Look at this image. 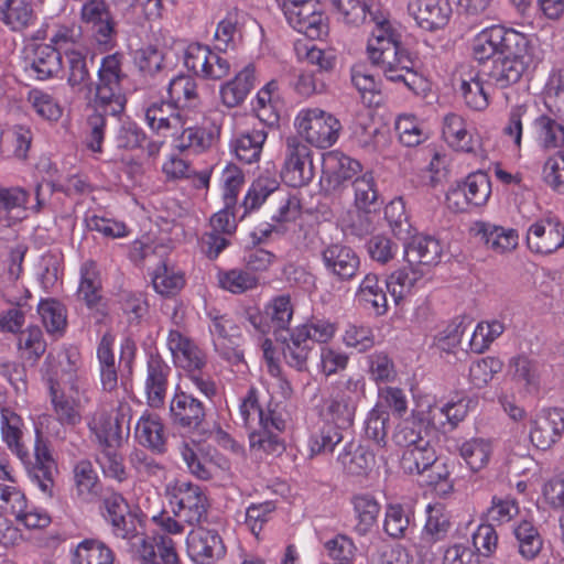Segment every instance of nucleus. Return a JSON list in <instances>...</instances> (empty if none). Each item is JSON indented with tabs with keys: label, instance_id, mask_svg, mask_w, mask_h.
Returning <instances> with one entry per match:
<instances>
[{
	"label": "nucleus",
	"instance_id": "nucleus-1",
	"mask_svg": "<svg viewBox=\"0 0 564 564\" xmlns=\"http://www.w3.org/2000/svg\"><path fill=\"white\" fill-rule=\"evenodd\" d=\"M373 28L367 41V55L372 65L377 66L387 79L403 82L415 90L419 76L414 72L415 61L402 46L401 33L389 19V14L372 15Z\"/></svg>",
	"mask_w": 564,
	"mask_h": 564
},
{
	"label": "nucleus",
	"instance_id": "nucleus-2",
	"mask_svg": "<svg viewBox=\"0 0 564 564\" xmlns=\"http://www.w3.org/2000/svg\"><path fill=\"white\" fill-rule=\"evenodd\" d=\"M294 127L297 138L311 147L328 149L339 139L343 126L330 112L321 108H303L295 119Z\"/></svg>",
	"mask_w": 564,
	"mask_h": 564
},
{
	"label": "nucleus",
	"instance_id": "nucleus-3",
	"mask_svg": "<svg viewBox=\"0 0 564 564\" xmlns=\"http://www.w3.org/2000/svg\"><path fill=\"white\" fill-rule=\"evenodd\" d=\"M122 62L121 53L109 54L102 57L98 69L94 102L113 116L122 113L126 107V96L121 86L126 78Z\"/></svg>",
	"mask_w": 564,
	"mask_h": 564
},
{
	"label": "nucleus",
	"instance_id": "nucleus-4",
	"mask_svg": "<svg viewBox=\"0 0 564 564\" xmlns=\"http://www.w3.org/2000/svg\"><path fill=\"white\" fill-rule=\"evenodd\" d=\"M173 516L188 525L205 521L208 514V499L202 487L187 480L176 479L165 489Z\"/></svg>",
	"mask_w": 564,
	"mask_h": 564
},
{
	"label": "nucleus",
	"instance_id": "nucleus-5",
	"mask_svg": "<svg viewBox=\"0 0 564 564\" xmlns=\"http://www.w3.org/2000/svg\"><path fill=\"white\" fill-rule=\"evenodd\" d=\"M365 386L364 378L359 376L336 382L324 401L325 422L336 424L341 430L351 426Z\"/></svg>",
	"mask_w": 564,
	"mask_h": 564
},
{
	"label": "nucleus",
	"instance_id": "nucleus-6",
	"mask_svg": "<svg viewBox=\"0 0 564 564\" xmlns=\"http://www.w3.org/2000/svg\"><path fill=\"white\" fill-rule=\"evenodd\" d=\"M219 135L220 126L206 117L202 109H194L188 112L186 123L173 142L181 152L202 154L217 143Z\"/></svg>",
	"mask_w": 564,
	"mask_h": 564
},
{
	"label": "nucleus",
	"instance_id": "nucleus-7",
	"mask_svg": "<svg viewBox=\"0 0 564 564\" xmlns=\"http://www.w3.org/2000/svg\"><path fill=\"white\" fill-rule=\"evenodd\" d=\"M79 28L104 50H111L117 40V22L106 0H85L79 10Z\"/></svg>",
	"mask_w": 564,
	"mask_h": 564
},
{
	"label": "nucleus",
	"instance_id": "nucleus-8",
	"mask_svg": "<svg viewBox=\"0 0 564 564\" xmlns=\"http://www.w3.org/2000/svg\"><path fill=\"white\" fill-rule=\"evenodd\" d=\"M522 45L517 48H506L494 66L488 76L492 85L503 89L517 84L523 74L534 64L533 52L529 39L521 33Z\"/></svg>",
	"mask_w": 564,
	"mask_h": 564
},
{
	"label": "nucleus",
	"instance_id": "nucleus-9",
	"mask_svg": "<svg viewBox=\"0 0 564 564\" xmlns=\"http://www.w3.org/2000/svg\"><path fill=\"white\" fill-rule=\"evenodd\" d=\"M208 317V330L215 351L232 365L242 362L243 352L239 348L242 335L234 318L217 311H210Z\"/></svg>",
	"mask_w": 564,
	"mask_h": 564
},
{
	"label": "nucleus",
	"instance_id": "nucleus-10",
	"mask_svg": "<svg viewBox=\"0 0 564 564\" xmlns=\"http://www.w3.org/2000/svg\"><path fill=\"white\" fill-rule=\"evenodd\" d=\"M294 315V305L290 295H278L270 300L263 312L250 310L247 319L256 330L261 334L272 332L276 340L284 332H290V324Z\"/></svg>",
	"mask_w": 564,
	"mask_h": 564
},
{
	"label": "nucleus",
	"instance_id": "nucleus-11",
	"mask_svg": "<svg viewBox=\"0 0 564 564\" xmlns=\"http://www.w3.org/2000/svg\"><path fill=\"white\" fill-rule=\"evenodd\" d=\"M315 175L313 152L297 137L285 140L284 162L281 171L282 180L292 187L307 185Z\"/></svg>",
	"mask_w": 564,
	"mask_h": 564
},
{
	"label": "nucleus",
	"instance_id": "nucleus-12",
	"mask_svg": "<svg viewBox=\"0 0 564 564\" xmlns=\"http://www.w3.org/2000/svg\"><path fill=\"white\" fill-rule=\"evenodd\" d=\"M282 10L289 24L308 39L317 40L327 34L326 18L312 0H284Z\"/></svg>",
	"mask_w": 564,
	"mask_h": 564
},
{
	"label": "nucleus",
	"instance_id": "nucleus-13",
	"mask_svg": "<svg viewBox=\"0 0 564 564\" xmlns=\"http://www.w3.org/2000/svg\"><path fill=\"white\" fill-rule=\"evenodd\" d=\"M528 249L535 254L549 256L564 247V224L556 216H545L527 228Z\"/></svg>",
	"mask_w": 564,
	"mask_h": 564
},
{
	"label": "nucleus",
	"instance_id": "nucleus-14",
	"mask_svg": "<svg viewBox=\"0 0 564 564\" xmlns=\"http://www.w3.org/2000/svg\"><path fill=\"white\" fill-rule=\"evenodd\" d=\"M186 552L195 564H215L226 556L227 547L217 530L198 525L186 536Z\"/></svg>",
	"mask_w": 564,
	"mask_h": 564
},
{
	"label": "nucleus",
	"instance_id": "nucleus-15",
	"mask_svg": "<svg viewBox=\"0 0 564 564\" xmlns=\"http://www.w3.org/2000/svg\"><path fill=\"white\" fill-rule=\"evenodd\" d=\"M184 64L196 76L209 80H220L230 73L229 61L200 43L187 46Z\"/></svg>",
	"mask_w": 564,
	"mask_h": 564
},
{
	"label": "nucleus",
	"instance_id": "nucleus-16",
	"mask_svg": "<svg viewBox=\"0 0 564 564\" xmlns=\"http://www.w3.org/2000/svg\"><path fill=\"white\" fill-rule=\"evenodd\" d=\"M522 45L521 33L501 25H492L484 29L473 40V56L485 62L495 55L503 54L506 48H517Z\"/></svg>",
	"mask_w": 564,
	"mask_h": 564
},
{
	"label": "nucleus",
	"instance_id": "nucleus-17",
	"mask_svg": "<svg viewBox=\"0 0 564 564\" xmlns=\"http://www.w3.org/2000/svg\"><path fill=\"white\" fill-rule=\"evenodd\" d=\"M170 417L176 427L194 432L204 423L206 409L193 394L177 390L170 402Z\"/></svg>",
	"mask_w": 564,
	"mask_h": 564
},
{
	"label": "nucleus",
	"instance_id": "nucleus-18",
	"mask_svg": "<svg viewBox=\"0 0 564 564\" xmlns=\"http://www.w3.org/2000/svg\"><path fill=\"white\" fill-rule=\"evenodd\" d=\"M166 347L173 364L184 371L203 370L207 365V354L191 336V333L166 338Z\"/></svg>",
	"mask_w": 564,
	"mask_h": 564
},
{
	"label": "nucleus",
	"instance_id": "nucleus-19",
	"mask_svg": "<svg viewBox=\"0 0 564 564\" xmlns=\"http://www.w3.org/2000/svg\"><path fill=\"white\" fill-rule=\"evenodd\" d=\"M564 432V410L543 409L534 420L530 431L532 443L540 449H547L555 444Z\"/></svg>",
	"mask_w": 564,
	"mask_h": 564
},
{
	"label": "nucleus",
	"instance_id": "nucleus-20",
	"mask_svg": "<svg viewBox=\"0 0 564 564\" xmlns=\"http://www.w3.org/2000/svg\"><path fill=\"white\" fill-rule=\"evenodd\" d=\"M171 372V367L161 355L149 356L144 379V392L149 406L159 409L164 405Z\"/></svg>",
	"mask_w": 564,
	"mask_h": 564
},
{
	"label": "nucleus",
	"instance_id": "nucleus-21",
	"mask_svg": "<svg viewBox=\"0 0 564 564\" xmlns=\"http://www.w3.org/2000/svg\"><path fill=\"white\" fill-rule=\"evenodd\" d=\"M408 12L426 31L444 28L452 15L448 0H409Z\"/></svg>",
	"mask_w": 564,
	"mask_h": 564
},
{
	"label": "nucleus",
	"instance_id": "nucleus-22",
	"mask_svg": "<svg viewBox=\"0 0 564 564\" xmlns=\"http://www.w3.org/2000/svg\"><path fill=\"white\" fill-rule=\"evenodd\" d=\"M326 271L338 280L348 281L356 276L360 260L357 253L343 243H330L322 250Z\"/></svg>",
	"mask_w": 564,
	"mask_h": 564
},
{
	"label": "nucleus",
	"instance_id": "nucleus-23",
	"mask_svg": "<svg viewBox=\"0 0 564 564\" xmlns=\"http://www.w3.org/2000/svg\"><path fill=\"white\" fill-rule=\"evenodd\" d=\"M30 193L20 186H0V212L15 219H23L29 214H40L45 202L41 197V185L35 188V204L28 205Z\"/></svg>",
	"mask_w": 564,
	"mask_h": 564
},
{
	"label": "nucleus",
	"instance_id": "nucleus-24",
	"mask_svg": "<svg viewBox=\"0 0 564 564\" xmlns=\"http://www.w3.org/2000/svg\"><path fill=\"white\" fill-rule=\"evenodd\" d=\"M494 451L492 440L479 436L458 440L455 445V452L471 473L485 469L491 460Z\"/></svg>",
	"mask_w": 564,
	"mask_h": 564
},
{
	"label": "nucleus",
	"instance_id": "nucleus-25",
	"mask_svg": "<svg viewBox=\"0 0 564 564\" xmlns=\"http://www.w3.org/2000/svg\"><path fill=\"white\" fill-rule=\"evenodd\" d=\"M471 231L489 250L499 254L514 250L519 242L517 230L490 223L477 221L471 227Z\"/></svg>",
	"mask_w": 564,
	"mask_h": 564
},
{
	"label": "nucleus",
	"instance_id": "nucleus-26",
	"mask_svg": "<svg viewBox=\"0 0 564 564\" xmlns=\"http://www.w3.org/2000/svg\"><path fill=\"white\" fill-rule=\"evenodd\" d=\"M259 392L256 388H250L246 395L241 399L239 405V413L241 420L249 429H254L256 425H261L265 422H270L278 431L285 429V421L275 411L268 410L267 412L261 408L259 403Z\"/></svg>",
	"mask_w": 564,
	"mask_h": 564
},
{
	"label": "nucleus",
	"instance_id": "nucleus-27",
	"mask_svg": "<svg viewBox=\"0 0 564 564\" xmlns=\"http://www.w3.org/2000/svg\"><path fill=\"white\" fill-rule=\"evenodd\" d=\"M442 135L456 152L476 154L478 143L469 132L466 121L457 113L449 112L443 118Z\"/></svg>",
	"mask_w": 564,
	"mask_h": 564
},
{
	"label": "nucleus",
	"instance_id": "nucleus-28",
	"mask_svg": "<svg viewBox=\"0 0 564 564\" xmlns=\"http://www.w3.org/2000/svg\"><path fill=\"white\" fill-rule=\"evenodd\" d=\"M451 513L443 503L426 507V521L421 532L420 549L430 547L446 539L451 527Z\"/></svg>",
	"mask_w": 564,
	"mask_h": 564
},
{
	"label": "nucleus",
	"instance_id": "nucleus-29",
	"mask_svg": "<svg viewBox=\"0 0 564 564\" xmlns=\"http://www.w3.org/2000/svg\"><path fill=\"white\" fill-rule=\"evenodd\" d=\"M123 413L119 415L97 410L90 422L89 430L96 436L99 447L120 446L122 440Z\"/></svg>",
	"mask_w": 564,
	"mask_h": 564
},
{
	"label": "nucleus",
	"instance_id": "nucleus-30",
	"mask_svg": "<svg viewBox=\"0 0 564 564\" xmlns=\"http://www.w3.org/2000/svg\"><path fill=\"white\" fill-rule=\"evenodd\" d=\"M283 344V357L288 366L302 372L307 370V361L313 350L308 335L297 326L289 332V338L280 336Z\"/></svg>",
	"mask_w": 564,
	"mask_h": 564
},
{
	"label": "nucleus",
	"instance_id": "nucleus-31",
	"mask_svg": "<svg viewBox=\"0 0 564 564\" xmlns=\"http://www.w3.org/2000/svg\"><path fill=\"white\" fill-rule=\"evenodd\" d=\"M254 66L248 64L232 79L220 86L219 94L224 106H240L250 94L256 83Z\"/></svg>",
	"mask_w": 564,
	"mask_h": 564
},
{
	"label": "nucleus",
	"instance_id": "nucleus-32",
	"mask_svg": "<svg viewBox=\"0 0 564 564\" xmlns=\"http://www.w3.org/2000/svg\"><path fill=\"white\" fill-rule=\"evenodd\" d=\"M443 249L432 236L416 235L404 245V257L410 265H433L440 262Z\"/></svg>",
	"mask_w": 564,
	"mask_h": 564
},
{
	"label": "nucleus",
	"instance_id": "nucleus-33",
	"mask_svg": "<svg viewBox=\"0 0 564 564\" xmlns=\"http://www.w3.org/2000/svg\"><path fill=\"white\" fill-rule=\"evenodd\" d=\"M104 505L105 518L110 522L113 534L122 540L131 536L137 528L124 498L121 495L112 494L105 499Z\"/></svg>",
	"mask_w": 564,
	"mask_h": 564
},
{
	"label": "nucleus",
	"instance_id": "nucleus-34",
	"mask_svg": "<svg viewBox=\"0 0 564 564\" xmlns=\"http://www.w3.org/2000/svg\"><path fill=\"white\" fill-rule=\"evenodd\" d=\"M80 365V354L76 348L59 351L55 364L52 365L50 386L52 382L56 383V380H58V387L68 386L70 390L77 389Z\"/></svg>",
	"mask_w": 564,
	"mask_h": 564
},
{
	"label": "nucleus",
	"instance_id": "nucleus-35",
	"mask_svg": "<svg viewBox=\"0 0 564 564\" xmlns=\"http://www.w3.org/2000/svg\"><path fill=\"white\" fill-rule=\"evenodd\" d=\"M268 138L264 127L253 128L240 132L232 139L230 147L236 158L246 164H252L260 160L263 144Z\"/></svg>",
	"mask_w": 564,
	"mask_h": 564
},
{
	"label": "nucleus",
	"instance_id": "nucleus-36",
	"mask_svg": "<svg viewBox=\"0 0 564 564\" xmlns=\"http://www.w3.org/2000/svg\"><path fill=\"white\" fill-rule=\"evenodd\" d=\"M134 436L138 443L156 453L165 452L166 435L159 415L144 413L138 420Z\"/></svg>",
	"mask_w": 564,
	"mask_h": 564
},
{
	"label": "nucleus",
	"instance_id": "nucleus-37",
	"mask_svg": "<svg viewBox=\"0 0 564 564\" xmlns=\"http://www.w3.org/2000/svg\"><path fill=\"white\" fill-rule=\"evenodd\" d=\"M0 21L13 32H21L36 21L33 6L26 0H0Z\"/></svg>",
	"mask_w": 564,
	"mask_h": 564
},
{
	"label": "nucleus",
	"instance_id": "nucleus-38",
	"mask_svg": "<svg viewBox=\"0 0 564 564\" xmlns=\"http://www.w3.org/2000/svg\"><path fill=\"white\" fill-rule=\"evenodd\" d=\"M343 440V430L336 424L325 421L318 423L310 431L307 438L310 457L332 454Z\"/></svg>",
	"mask_w": 564,
	"mask_h": 564
},
{
	"label": "nucleus",
	"instance_id": "nucleus-39",
	"mask_svg": "<svg viewBox=\"0 0 564 564\" xmlns=\"http://www.w3.org/2000/svg\"><path fill=\"white\" fill-rule=\"evenodd\" d=\"M326 2L337 19L348 25L358 26L368 15L372 21V15L388 14L381 10H372L364 0H326Z\"/></svg>",
	"mask_w": 564,
	"mask_h": 564
},
{
	"label": "nucleus",
	"instance_id": "nucleus-40",
	"mask_svg": "<svg viewBox=\"0 0 564 564\" xmlns=\"http://www.w3.org/2000/svg\"><path fill=\"white\" fill-rule=\"evenodd\" d=\"M356 300L365 308H371L377 316L384 315L389 308L386 291L380 286L376 273L365 275L357 289Z\"/></svg>",
	"mask_w": 564,
	"mask_h": 564
},
{
	"label": "nucleus",
	"instance_id": "nucleus-41",
	"mask_svg": "<svg viewBox=\"0 0 564 564\" xmlns=\"http://www.w3.org/2000/svg\"><path fill=\"white\" fill-rule=\"evenodd\" d=\"M30 69L41 80L56 76L62 70L61 52L51 44L35 45Z\"/></svg>",
	"mask_w": 564,
	"mask_h": 564
},
{
	"label": "nucleus",
	"instance_id": "nucleus-42",
	"mask_svg": "<svg viewBox=\"0 0 564 564\" xmlns=\"http://www.w3.org/2000/svg\"><path fill=\"white\" fill-rule=\"evenodd\" d=\"M170 102L177 108L200 109V97L197 91L196 80L188 75L174 77L169 85Z\"/></svg>",
	"mask_w": 564,
	"mask_h": 564
},
{
	"label": "nucleus",
	"instance_id": "nucleus-43",
	"mask_svg": "<svg viewBox=\"0 0 564 564\" xmlns=\"http://www.w3.org/2000/svg\"><path fill=\"white\" fill-rule=\"evenodd\" d=\"M361 171V164L339 151H330L324 155V173L334 186L352 178Z\"/></svg>",
	"mask_w": 564,
	"mask_h": 564
},
{
	"label": "nucleus",
	"instance_id": "nucleus-44",
	"mask_svg": "<svg viewBox=\"0 0 564 564\" xmlns=\"http://www.w3.org/2000/svg\"><path fill=\"white\" fill-rule=\"evenodd\" d=\"M115 339V335L107 332L102 335L97 347L100 379L102 388L106 391H113L118 384V373L113 354Z\"/></svg>",
	"mask_w": 564,
	"mask_h": 564
},
{
	"label": "nucleus",
	"instance_id": "nucleus-45",
	"mask_svg": "<svg viewBox=\"0 0 564 564\" xmlns=\"http://www.w3.org/2000/svg\"><path fill=\"white\" fill-rule=\"evenodd\" d=\"M508 376L514 383L522 386L527 392H535L540 387L539 365L524 355L510 358Z\"/></svg>",
	"mask_w": 564,
	"mask_h": 564
},
{
	"label": "nucleus",
	"instance_id": "nucleus-46",
	"mask_svg": "<svg viewBox=\"0 0 564 564\" xmlns=\"http://www.w3.org/2000/svg\"><path fill=\"white\" fill-rule=\"evenodd\" d=\"M459 91L466 104L473 110H485L489 105V95L479 77L474 69H468L459 77Z\"/></svg>",
	"mask_w": 564,
	"mask_h": 564
},
{
	"label": "nucleus",
	"instance_id": "nucleus-47",
	"mask_svg": "<svg viewBox=\"0 0 564 564\" xmlns=\"http://www.w3.org/2000/svg\"><path fill=\"white\" fill-rule=\"evenodd\" d=\"M243 22L245 14L241 11L237 9L229 10L217 24L214 35L216 48L221 52L234 48L240 37Z\"/></svg>",
	"mask_w": 564,
	"mask_h": 564
},
{
	"label": "nucleus",
	"instance_id": "nucleus-48",
	"mask_svg": "<svg viewBox=\"0 0 564 564\" xmlns=\"http://www.w3.org/2000/svg\"><path fill=\"white\" fill-rule=\"evenodd\" d=\"M338 463L350 475H364L375 466V455L367 447L347 443L337 457Z\"/></svg>",
	"mask_w": 564,
	"mask_h": 564
},
{
	"label": "nucleus",
	"instance_id": "nucleus-49",
	"mask_svg": "<svg viewBox=\"0 0 564 564\" xmlns=\"http://www.w3.org/2000/svg\"><path fill=\"white\" fill-rule=\"evenodd\" d=\"M436 462V453L430 441L404 449L401 457V468L409 475H424L429 466Z\"/></svg>",
	"mask_w": 564,
	"mask_h": 564
},
{
	"label": "nucleus",
	"instance_id": "nucleus-50",
	"mask_svg": "<svg viewBox=\"0 0 564 564\" xmlns=\"http://www.w3.org/2000/svg\"><path fill=\"white\" fill-rule=\"evenodd\" d=\"M79 274L77 295L88 307H94L101 300V280L97 263L86 260L80 265Z\"/></svg>",
	"mask_w": 564,
	"mask_h": 564
},
{
	"label": "nucleus",
	"instance_id": "nucleus-51",
	"mask_svg": "<svg viewBox=\"0 0 564 564\" xmlns=\"http://www.w3.org/2000/svg\"><path fill=\"white\" fill-rule=\"evenodd\" d=\"M469 402L470 400L459 399L443 405H429L426 420L434 426L441 427L448 423L456 427L466 417Z\"/></svg>",
	"mask_w": 564,
	"mask_h": 564
},
{
	"label": "nucleus",
	"instance_id": "nucleus-52",
	"mask_svg": "<svg viewBox=\"0 0 564 564\" xmlns=\"http://www.w3.org/2000/svg\"><path fill=\"white\" fill-rule=\"evenodd\" d=\"M72 564H115V553L101 541L84 540L73 551Z\"/></svg>",
	"mask_w": 564,
	"mask_h": 564
},
{
	"label": "nucleus",
	"instance_id": "nucleus-53",
	"mask_svg": "<svg viewBox=\"0 0 564 564\" xmlns=\"http://www.w3.org/2000/svg\"><path fill=\"white\" fill-rule=\"evenodd\" d=\"M282 431L275 430L270 422H265L253 429L249 434L250 448L257 455H279L284 451V443L280 437Z\"/></svg>",
	"mask_w": 564,
	"mask_h": 564
},
{
	"label": "nucleus",
	"instance_id": "nucleus-54",
	"mask_svg": "<svg viewBox=\"0 0 564 564\" xmlns=\"http://www.w3.org/2000/svg\"><path fill=\"white\" fill-rule=\"evenodd\" d=\"M219 286L232 294H242L256 289L259 284V276L245 268L220 270L217 273Z\"/></svg>",
	"mask_w": 564,
	"mask_h": 564
},
{
	"label": "nucleus",
	"instance_id": "nucleus-55",
	"mask_svg": "<svg viewBox=\"0 0 564 564\" xmlns=\"http://www.w3.org/2000/svg\"><path fill=\"white\" fill-rule=\"evenodd\" d=\"M351 503L357 519L355 529L358 534L366 535L377 523L380 505L377 499L369 494H359L354 496Z\"/></svg>",
	"mask_w": 564,
	"mask_h": 564
},
{
	"label": "nucleus",
	"instance_id": "nucleus-56",
	"mask_svg": "<svg viewBox=\"0 0 564 564\" xmlns=\"http://www.w3.org/2000/svg\"><path fill=\"white\" fill-rule=\"evenodd\" d=\"M161 538L170 536L166 534H156L153 538H148L139 533L135 529L131 536L124 538L123 540L130 543L133 555L141 564H161L159 543Z\"/></svg>",
	"mask_w": 564,
	"mask_h": 564
},
{
	"label": "nucleus",
	"instance_id": "nucleus-57",
	"mask_svg": "<svg viewBox=\"0 0 564 564\" xmlns=\"http://www.w3.org/2000/svg\"><path fill=\"white\" fill-rule=\"evenodd\" d=\"M108 116H111L109 111L94 102V111L88 116L85 127V144L91 152H102Z\"/></svg>",
	"mask_w": 564,
	"mask_h": 564
},
{
	"label": "nucleus",
	"instance_id": "nucleus-58",
	"mask_svg": "<svg viewBox=\"0 0 564 564\" xmlns=\"http://www.w3.org/2000/svg\"><path fill=\"white\" fill-rule=\"evenodd\" d=\"M423 273L412 265L392 272L386 280L387 290L395 303L408 296L414 290Z\"/></svg>",
	"mask_w": 564,
	"mask_h": 564
},
{
	"label": "nucleus",
	"instance_id": "nucleus-59",
	"mask_svg": "<svg viewBox=\"0 0 564 564\" xmlns=\"http://www.w3.org/2000/svg\"><path fill=\"white\" fill-rule=\"evenodd\" d=\"M76 495L85 502L93 501L99 494L98 476L88 460H80L74 467Z\"/></svg>",
	"mask_w": 564,
	"mask_h": 564
},
{
	"label": "nucleus",
	"instance_id": "nucleus-60",
	"mask_svg": "<svg viewBox=\"0 0 564 564\" xmlns=\"http://www.w3.org/2000/svg\"><path fill=\"white\" fill-rule=\"evenodd\" d=\"M354 205L358 210L376 212L379 206V193L372 173L366 172L352 182Z\"/></svg>",
	"mask_w": 564,
	"mask_h": 564
},
{
	"label": "nucleus",
	"instance_id": "nucleus-61",
	"mask_svg": "<svg viewBox=\"0 0 564 564\" xmlns=\"http://www.w3.org/2000/svg\"><path fill=\"white\" fill-rule=\"evenodd\" d=\"M539 143L545 149L564 145V126L549 115H540L533 121Z\"/></svg>",
	"mask_w": 564,
	"mask_h": 564
},
{
	"label": "nucleus",
	"instance_id": "nucleus-62",
	"mask_svg": "<svg viewBox=\"0 0 564 564\" xmlns=\"http://www.w3.org/2000/svg\"><path fill=\"white\" fill-rule=\"evenodd\" d=\"M400 142L405 147H416L427 140L425 126L412 113H401L395 120Z\"/></svg>",
	"mask_w": 564,
	"mask_h": 564
},
{
	"label": "nucleus",
	"instance_id": "nucleus-63",
	"mask_svg": "<svg viewBox=\"0 0 564 564\" xmlns=\"http://www.w3.org/2000/svg\"><path fill=\"white\" fill-rule=\"evenodd\" d=\"M413 513L400 503H389L386 507L383 530L392 539L406 536Z\"/></svg>",
	"mask_w": 564,
	"mask_h": 564
},
{
	"label": "nucleus",
	"instance_id": "nucleus-64",
	"mask_svg": "<svg viewBox=\"0 0 564 564\" xmlns=\"http://www.w3.org/2000/svg\"><path fill=\"white\" fill-rule=\"evenodd\" d=\"M544 105L564 121V67L551 73L544 89Z\"/></svg>",
	"mask_w": 564,
	"mask_h": 564
}]
</instances>
